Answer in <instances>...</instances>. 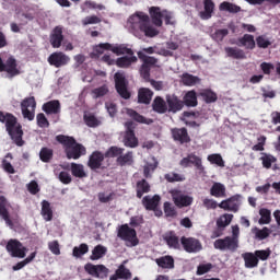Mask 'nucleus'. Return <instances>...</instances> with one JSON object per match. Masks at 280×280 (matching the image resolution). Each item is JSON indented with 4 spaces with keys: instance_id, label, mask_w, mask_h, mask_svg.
<instances>
[{
    "instance_id": "nucleus-1",
    "label": "nucleus",
    "mask_w": 280,
    "mask_h": 280,
    "mask_svg": "<svg viewBox=\"0 0 280 280\" xmlns=\"http://www.w3.org/2000/svg\"><path fill=\"white\" fill-rule=\"evenodd\" d=\"M0 122L4 124L5 130L11 137L13 143L19 148L25 145V140H23V126L19 122V118L11 113L0 112Z\"/></svg>"
},
{
    "instance_id": "nucleus-2",
    "label": "nucleus",
    "mask_w": 280,
    "mask_h": 280,
    "mask_svg": "<svg viewBox=\"0 0 280 280\" xmlns=\"http://www.w3.org/2000/svg\"><path fill=\"white\" fill-rule=\"evenodd\" d=\"M56 141L63 145V150L67 159L78 161L81 156L86 154V148L75 141V138L71 136L58 135Z\"/></svg>"
},
{
    "instance_id": "nucleus-3",
    "label": "nucleus",
    "mask_w": 280,
    "mask_h": 280,
    "mask_svg": "<svg viewBox=\"0 0 280 280\" xmlns=\"http://www.w3.org/2000/svg\"><path fill=\"white\" fill-rule=\"evenodd\" d=\"M129 23L131 25H137L140 32H143L144 36L148 38H154L159 36V30L150 25V16L143 12H138L129 18Z\"/></svg>"
},
{
    "instance_id": "nucleus-4",
    "label": "nucleus",
    "mask_w": 280,
    "mask_h": 280,
    "mask_svg": "<svg viewBox=\"0 0 280 280\" xmlns=\"http://www.w3.org/2000/svg\"><path fill=\"white\" fill-rule=\"evenodd\" d=\"M138 58L142 61L140 75L145 82H150V71L152 70V67H156L159 59H156V57H150L142 51L138 52Z\"/></svg>"
},
{
    "instance_id": "nucleus-5",
    "label": "nucleus",
    "mask_w": 280,
    "mask_h": 280,
    "mask_svg": "<svg viewBox=\"0 0 280 280\" xmlns=\"http://www.w3.org/2000/svg\"><path fill=\"white\" fill-rule=\"evenodd\" d=\"M213 247L217 250H229L235 253L240 248V240L237 236H225L224 238H218L213 243Z\"/></svg>"
},
{
    "instance_id": "nucleus-6",
    "label": "nucleus",
    "mask_w": 280,
    "mask_h": 280,
    "mask_svg": "<svg viewBox=\"0 0 280 280\" xmlns=\"http://www.w3.org/2000/svg\"><path fill=\"white\" fill-rule=\"evenodd\" d=\"M117 237L122 240V242H128L129 246H138L139 244L137 230L129 228L128 224H122L118 228Z\"/></svg>"
},
{
    "instance_id": "nucleus-7",
    "label": "nucleus",
    "mask_w": 280,
    "mask_h": 280,
    "mask_svg": "<svg viewBox=\"0 0 280 280\" xmlns=\"http://www.w3.org/2000/svg\"><path fill=\"white\" fill-rule=\"evenodd\" d=\"M5 248L11 257H15L18 259H24L27 253V247L23 246V243L16 238L9 240Z\"/></svg>"
},
{
    "instance_id": "nucleus-8",
    "label": "nucleus",
    "mask_w": 280,
    "mask_h": 280,
    "mask_svg": "<svg viewBox=\"0 0 280 280\" xmlns=\"http://www.w3.org/2000/svg\"><path fill=\"white\" fill-rule=\"evenodd\" d=\"M125 136H124V145L126 148H138L139 147V138L135 135V130L137 129V125L132 120L125 122Z\"/></svg>"
},
{
    "instance_id": "nucleus-9",
    "label": "nucleus",
    "mask_w": 280,
    "mask_h": 280,
    "mask_svg": "<svg viewBox=\"0 0 280 280\" xmlns=\"http://www.w3.org/2000/svg\"><path fill=\"white\" fill-rule=\"evenodd\" d=\"M115 89L118 95L122 97V100H130L131 94L128 91V80H126V75L121 72H116L114 74Z\"/></svg>"
},
{
    "instance_id": "nucleus-10",
    "label": "nucleus",
    "mask_w": 280,
    "mask_h": 280,
    "mask_svg": "<svg viewBox=\"0 0 280 280\" xmlns=\"http://www.w3.org/2000/svg\"><path fill=\"white\" fill-rule=\"evenodd\" d=\"M180 244L186 253L194 254L202 250V243L196 237H180Z\"/></svg>"
},
{
    "instance_id": "nucleus-11",
    "label": "nucleus",
    "mask_w": 280,
    "mask_h": 280,
    "mask_svg": "<svg viewBox=\"0 0 280 280\" xmlns=\"http://www.w3.org/2000/svg\"><path fill=\"white\" fill-rule=\"evenodd\" d=\"M85 272L90 275L91 277H95L96 279H106L108 277V268L104 265H93L91 262H88L84 266Z\"/></svg>"
},
{
    "instance_id": "nucleus-12",
    "label": "nucleus",
    "mask_w": 280,
    "mask_h": 280,
    "mask_svg": "<svg viewBox=\"0 0 280 280\" xmlns=\"http://www.w3.org/2000/svg\"><path fill=\"white\" fill-rule=\"evenodd\" d=\"M167 112L173 113V115H176V113H180L183 108H185V102L180 100L176 94H167L165 96Z\"/></svg>"
},
{
    "instance_id": "nucleus-13",
    "label": "nucleus",
    "mask_w": 280,
    "mask_h": 280,
    "mask_svg": "<svg viewBox=\"0 0 280 280\" xmlns=\"http://www.w3.org/2000/svg\"><path fill=\"white\" fill-rule=\"evenodd\" d=\"M172 198L175 207L178 209H183L185 207H190L194 202V197H190L189 195L183 194L180 190H173Z\"/></svg>"
},
{
    "instance_id": "nucleus-14",
    "label": "nucleus",
    "mask_w": 280,
    "mask_h": 280,
    "mask_svg": "<svg viewBox=\"0 0 280 280\" xmlns=\"http://www.w3.org/2000/svg\"><path fill=\"white\" fill-rule=\"evenodd\" d=\"M70 60L71 58H69V56H67L62 51L52 52L48 57V63L50 65V67H56V69H60V67H66V65H69Z\"/></svg>"
},
{
    "instance_id": "nucleus-15",
    "label": "nucleus",
    "mask_w": 280,
    "mask_h": 280,
    "mask_svg": "<svg viewBox=\"0 0 280 280\" xmlns=\"http://www.w3.org/2000/svg\"><path fill=\"white\" fill-rule=\"evenodd\" d=\"M180 167H189L194 165L199 172H205V166L202 165V159L195 153H189L186 158L179 161Z\"/></svg>"
},
{
    "instance_id": "nucleus-16",
    "label": "nucleus",
    "mask_w": 280,
    "mask_h": 280,
    "mask_svg": "<svg viewBox=\"0 0 280 280\" xmlns=\"http://www.w3.org/2000/svg\"><path fill=\"white\" fill-rule=\"evenodd\" d=\"M242 199L241 195H234L222 202L219 203L220 209H224V211H233V213H237L240 211V200Z\"/></svg>"
},
{
    "instance_id": "nucleus-17",
    "label": "nucleus",
    "mask_w": 280,
    "mask_h": 280,
    "mask_svg": "<svg viewBox=\"0 0 280 280\" xmlns=\"http://www.w3.org/2000/svg\"><path fill=\"white\" fill-rule=\"evenodd\" d=\"M104 159H106V155L101 151L92 152L88 160V167H90L92 172L102 170V163H104Z\"/></svg>"
},
{
    "instance_id": "nucleus-18",
    "label": "nucleus",
    "mask_w": 280,
    "mask_h": 280,
    "mask_svg": "<svg viewBox=\"0 0 280 280\" xmlns=\"http://www.w3.org/2000/svg\"><path fill=\"white\" fill-rule=\"evenodd\" d=\"M171 135L174 139V141H177L182 145L185 143L191 142V137H189V132L187 131V128H173L171 130Z\"/></svg>"
},
{
    "instance_id": "nucleus-19",
    "label": "nucleus",
    "mask_w": 280,
    "mask_h": 280,
    "mask_svg": "<svg viewBox=\"0 0 280 280\" xmlns=\"http://www.w3.org/2000/svg\"><path fill=\"white\" fill-rule=\"evenodd\" d=\"M62 40H65V35L62 34V26H56L50 33V45L54 49H60V47H62Z\"/></svg>"
},
{
    "instance_id": "nucleus-20",
    "label": "nucleus",
    "mask_w": 280,
    "mask_h": 280,
    "mask_svg": "<svg viewBox=\"0 0 280 280\" xmlns=\"http://www.w3.org/2000/svg\"><path fill=\"white\" fill-rule=\"evenodd\" d=\"M3 72L8 73L10 78H14L21 73L19 63H16V59L13 56L9 57L3 63Z\"/></svg>"
},
{
    "instance_id": "nucleus-21",
    "label": "nucleus",
    "mask_w": 280,
    "mask_h": 280,
    "mask_svg": "<svg viewBox=\"0 0 280 280\" xmlns=\"http://www.w3.org/2000/svg\"><path fill=\"white\" fill-rule=\"evenodd\" d=\"M8 199L5 196H0V218L4 220L7 226H10L12 229L14 226V222H12V219H10V211H8Z\"/></svg>"
},
{
    "instance_id": "nucleus-22",
    "label": "nucleus",
    "mask_w": 280,
    "mask_h": 280,
    "mask_svg": "<svg viewBox=\"0 0 280 280\" xmlns=\"http://www.w3.org/2000/svg\"><path fill=\"white\" fill-rule=\"evenodd\" d=\"M163 241L168 246V248H174V250H178L180 248V240L178 238V235H176V232L168 231L163 234Z\"/></svg>"
},
{
    "instance_id": "nucleus-23",
    "label": "nucleus",
    "mask_w": 280,
    "mask_h": 280,
    "mask_svg": "<svg viewBox=\"0 0 280 280\" xmlns=\"http://www.w3.org/2000/svg\"><path fill=\"white\" fill-rule=\"evenodd\" d=\"M42 109L46 115H60L61 105L60 101L52 100L43 104Z\"/></svg>"
},
{
    "instance_id": "nucleus-24",
    "label": "nucleus",
    "mask_w": 280,
    "mask_h": 280,
    "mask_svg": "<svg viewBox=\"0 0 280 280\" xmlns=\"http://www.w3.org/2000/svg\"><path fill=\"white\" fill-rule=\"evenodd\" d=\"M213 12H215V2L213 0H203V11L199 12L200 19L209 21L213 16Z\"/></svg>"
},
{
    "instance_id": "nucleus-25",
    "label": "nucleus",
    "mask_w": 280,
    "mask_h": 280,
    "mask_svg": "<svg viewBox=\"0 0 280 280\" xmlns=\"http://www.w3.org/2000/svg\"><path fill=\"white\" fill-rule=\"evenodd\" d=\"M159 205H161V196L159 195H154L153 197L144 196L142 198V207H144L147 211L156 210Z\"/></svg>"
},
{
    "instance_id": "nucleus-26",
    "label": "nucleus",
    "mask_w": 280,
    "mask_h": 280,
    "mask_svg": "<svg viewBox=\"0 0 280 280\" xmlns=\"http://www.w3.org/2000/svg\"><path fill=\"white\" fill-rule=\"evenodd\" d=\"M152 110H154V113H158V115H165V113H168L167 101H164L162 96H155L152 102Z\"/></svg>"
},
{
    "instance_id": "nucleus-27",
    "label": "nucleus",
    "mask_w": 280,
    "mask_h": 280,
    "mask_svg": "<svg viewBox=\"0 0 280 280\" xmlns=\"http://www.w3.org/2000/svg\"><path fill=\"white\" fill-rule=\"evenodd\" d=\"M150 16L152 19L153 25L156 27H163V11L160 7H151L149 9Z\"/></svg>"
},
{
    "instance_id": "nucleus-28",
    "label": "nucleus",
    "mask_w": 280,
    "mask_h": 280,
    "mask_svg": "<svg viewBox=\"0 0 280 280\" xmlns=\"http://www.w3.org/2000/svg\"><path fill=\"white\" fill-rule=\"evenodd\" d=\"M154 92L148 88H141L138 91V102L139 104H150L152 102V97Z\"/></svg>"
},
{
    "instance_id": "nucleus-29",
    "label": "nucleus",
    "mask_w": 280,
    "mask_h": 280,
    "mask_svg": "<svg viewBox=\"0 0 280 280\" xmlns=\"http://www.w3.org/2000/svg\"><path fill=\"white\" fill-rule=\"evenodd\" d=\"M127 115L133 119V121H137L138 124H145L147 126H150L151 124H154V120L151 118H145L143 115L137 113L135 109H127Z\"/></svg>"
},
{
    "instance_id": "nucleus-30",
    "label": "nucleus",
    "mask_w": 280,
    "mask_h": 280,
    "mask_svg": "<svg viewBox=\"0 0 280 280\" xmlns=\"http://www.w3.org/2000/svg\"><path fill=\"white\" fill-rule=\"evenodd\" d=\"M137 60H138L137 56H135V55H130V57H128V56L119 57L116 60V66L119 67V69H128L132 65H135V62H137Z\"/></svg>"
},
{
    "instance_id": "nucleus-31",
    "label": "nucleus",
    "mask_w": 280,
    "mask_h": 280,
    "mask_svg": "<svg viewBox=\"0 0 280 280\" xmlns=\"http://www.w3.org/2000/svg\"><path fill=\"white\" fill-rule=\"evenodd\" d=\"M236 45L238 47H245V49H255V36L245 34L243 37L238 38Z\"/></svg>"
},
{
    "instance_id": "nucleus-32",
    "label": "nucleus",
    "mask_w": 280,
    "mask_h": 280,
    "mask_svg": "<svg viewBox=\"0 0 280 280\" xmlns=\"http://www.w3.org/2000/svg\"><path fill=\"white\" fill-rule=\"evenodd\" d=\"M225 54L228 58H234V60L246 59V52L237 47H225Z\"/></svg>"
},
{
    "instance_id": "nucleus-33",
    "label": "nucleus",
    "mask_w": 280,
    "mask_h": 280,
    "mask_svg": "<svg viewBox=\"0 0 280 280\" xmlns=\"http://www.w3.org/2000/svg\"><path fill=\"white\" fill-rule=\"evenodd\" d=\"M42 217L46 222H51L54 220V210L51 209V203L47 200L42 201Z\"/></svg>"
},
{
    "instance_id": "nucleus-34",
    "label": "nucleus",
    "mask_w": 280,
    "mask_h": 280,
    "mask_svg": "<svg viewBox=\"0 0 280 280\" xmlns=\"http://www.w3.org/2000/svg\"><path fill=\"white\" fill-rule=\"evenodd\" d=\"M210 195L214 198H225L226 187L222 183H214L210 189Z\"/></svg>"
},
{
    "instance_id": "nucleus-35",
    "label": "nucleus",
    "mask_w": 280,
    "mask_h": 280,
    "mask_svg": "<svg viewBox=\"0 0 280 280\" xmlns=\"http://www.w3.org/2000/svg\"><path fill=\"white\" fill-rule=\"evenodd\" d=\"M184 105L188 106L190 108H194L196 106H198V95L196 94V91L191 90L188 91L185 95H184Z\"/></svg>"
},
{
    "instance_id": "nucleus-36",
    "label": "nucleus",
    "mask_w": 280,
    "mask_h": 280,
    "mask_svg": "<svg viewBox=\"0 0 280 280\" xmlns=\"http://www.w3.org/2000/svg\"><path fill=\"white\" fill-rule=\"evenodd\" d=\"M245 267L246 268H257L259 266V258L255 255V253H245L242 255Z\"/></svg>"
},
{
    "instance_id": "nucleus-37",
    "label": "nucleus",
    "mask_w": 280,
    "mask_h": 280,
    "mask_svg": "<svg viewBox=\"0 0 280 280\" xmlns=\"http://www.w3.org/2000/svg\"><path fill=\"white\" fill-rule=\"evenodd\" d=\"M116 163L120 165V167H125V165H132L135 163V156L132 151L127 152L126 154H120L116 159Z\"/></svg>"
},
{
    "instance_id": "nucleus-38",
    "label": "nucleus",
    "mask_w": 280,
    "mask_h": 280,
    "mask_svg": "<svg viewBox=\"0 0 280 280\" xmlns=\"http://www.w3.org/2000/svg\"><path fill=\"white\" fill-rule=\"evenodd\" d=\"M182 82L184 86H196V84H200V78L185 72L182 74Z\"/></svg>"
},
{
    "instance_id": "nucleus-39",
    "label": "nucleus",
    "mask_w": 280,
    "mask_h": 280,
    "mask_svg": "<svg viewBox=\"0 0 280 280\" xmlns=\"http://www.w3.org/2000/svg\"><path fill=\"white\" fill-rule=\"evenodd\" d=\"M71 174L74 178H86L89 176L84 171V165L78 163H71Z\"/></svg>"
},
{
    "instance_id": "nucleus-40",
    "label": "nucleus",
    "mask_w": 280,
    "mask_h": 280,
    "mask_svg": "<svg viewBox=\"0 0 280 280\" xmlns=\"http://www.w3.org/2000/svg\"><path fill=\"white\" fill-rule=\"evenodd\" d=\"M143 194H150V183L145 179L137 182V198H143Z\"/></svg>"
},
{
    "instance_id": "nucleus-41",
    "label": "nucleus",
    "mask_w": 280,
    "mask_h": 280,
    "mask_svg": "<svg viewBox=\"0 0 280 280\" xmlns=\"http://www.w3.org/2000/svg\"><path fill=\"white\" fill-rule=\"evenodd\" d=\"M199 96L202 97L206 104H213V102H218V94L211 90H203L199 93Z\"/></svg>"
},
{
    "instance_id": "nucleus-42",
    "label": "nucleus",
    "mask_w": 280,
    "mask_h": 280,
    "mask_svg": "<svg viewBox=\"0 0 280 280\" xmlns=\"http://www.w3.org/2000/svg\"><path fill=\"white\" fill-rule=\"evenodd\" d=\"M113 54H116V56H135V51L132 50V48H128V46L124 44L114 46Z\"/></svg>"
},
{
    "instance_id": "nucleus-43",
    "label": "nucleus",
    "mask_w": 280,
    "mask_h": 280,
    "mask_svg": "<svg viewBox=\"0 0 280 280\" xmlns=\"http://www.w3.org/2000/svg\"><path fill=\"white\" fill-rule=\"evenodd\" d=\"M83 120L89 128H97V126L102 125V121L93 114H84Z\"/></svg>"
},
{
    "instance_id": "nucleus-44",
    "label": "nucleus",
    "mask_w": 280,
    "mask_h": 280,
    "mask_svg": "<svg viewBox=\"0 0 280 280\" xmlns=\"http://www.w3.org/2000/svg\"><path fill=\"white\" fill-rule=\"evenodd\" d=\"M219 8L221 11L230 12L231 14H237V12H242V8L240 5L226 1L222 2Z\"/></svg>"
},
{
    "instance_id": "nucleus-45",
    "label": "nucleus",
    "mask_w": 280,
    "mask_h": 280,
    "mask_svg": "<svg viewBox=\"0 0 280 280\" xmlns=\"http://www.w3.org/2000/svg\"><path fill=\"white\" fill-rule=\"evenodd\" d=\"M155 261L160 268H174V257L172 256H163L158 258Z\"/></svg>"
},
{
    "instance_id": "nucleus-46",
    "label": "nucleus",
    "mask_w": 280,
    "mask_h": 280,
    "mask_svg": "<svg viewBox=\"0 0 280 280\" xmlns=\"http://www.w3.org/2000/svg\"><path fill=\"white\" fill-rule=\"evenodd\" d=\"M39 159L43 163H49L54 159V149L43 147L39 151Z\"/></svg>"
},
{
    "instance_id": "nucleus-47",
    "label": "nucleus",
    "mask_w": 280,
    "mask_h": 280,
    "mask_svg": "<svg viewBox=\"0 0 280 280\" xmlns=\"http://www.w3.org/2000/svg\"><path fill=\"white\" fill-rule=\"evenodd\" d=\"M106 252H107L106 247H104L103 245H96L92 250V255L90 256V259L92 261H97V259H102V257L106 255Z\"/></svg>"
},
{
    "instance_id": "nucleus-48",
    "label": "nucleus",
    "mask_w": 280,
    "mask_h": 280,
    "mask_svg": "<svg viewBox=\"0 0 280 280\" xmlns=\"http://www.w3.org/2000/svg\"><path fill=\"white\" fill-rule=\"evenodd\" d=\"M233 222V214L225 213L217 220L218 229H226Z\"/></svg>"
},
{
    "instance_id": "nucleus-49",
    "label": "nucleus",
    "mask_w": 280,
    "mask_h": 280,
    "mask_svg": "<svg viewBox=\"0 0 280 280\" xmlns=\"http://www.w3.org/2000/svg\"><path fill=\"white\" fill-rule=\"evenodd\" d=\"M261 154L262 156L260 158V161L262 163V167H265V170H270V167H272V163H277V158L268 153H261Z\"/></svg>"
},
{
    "instance_id": "nucleus-50",
    "label": "nucleus",
    "mask_w": 280,
    "mask_h": 280,
    "mask_svg": "<svg viewBox=\"0 0 280 280\" xmlns=\"http://www.w3.org/2000/svg\"><path fill=\"white\" fill-rule=\"evenodd\" d=\"M117 277L119 279L129 280L132 279V272H130V269L126 268V266L120 265L118 269L115 271Z\"/></svg>"
},
{
    "instance_id": "nucleus-51",
    "label": "nucleus",
    "mask_w": 280,
    "mask_h": 280,
    "mask_svg": "<svg viewBox=\"0 0 280 280\" xmlns=\"http://www.w3.org/2000/svg\"><path fill=\"white\" fill-rule=\"evenodd\" d=\"M226 36H229V28H220L211 34V38L215 40V43H222Z\"/></svg>"
},
{
    "instance_id": "nucleus-52",
    "label": "nucleus",
    "mask_w": 280,
    "mask_h": 280,
    "mask_svg": "<svg viewBox=\"0 0 280 280\" xmlns=\"http://www.w3.org/2000/svg\"><path fill=\"white\" fill-rule=\"evenodd\" d=\"M259 224H270L272 217H271V212L269 209L262 208L259 210Z\"/></svg>"
},
{
    "instance_id": "nucleus-53",
    "label": "nucleus",
    "mask_w": 280,
    "mask_h": 280,
    "mask_svg": "<svg viewBox=\"0 0 280 280\" xmlns=\"http://www.w3.org/2000/svg\"><path fill=\"white\" fill-rule=\"evenodd\" d=\"M124 154V149L119 147H110L106 152H105V159H119V155Z\"/></svg>"
},
{
    "instance_id": "nucleus-54",
    "label": "nucleus",
    "mask_w": 280,
    "mask_h": 280,
    "mask_svg": "<svg viewBox=\"0 0 280 280\" xmlns=\"http://www.w3.org/2000/svg\"><path fill=\"white\" fill-rule=\"evenodd\" d=\"M164 178L167 183H183V180H185V175L171 172L165 174Z\"/></svg>"
},
{
    "instance_id": "nucleus-55",
    "label": "nucleus",
    "mask_w": 280,
    "mask_h": 280,
    "mask_svg": "<svg viewBox=\"0 0 280 280\" xmlns=\"http://www.w3.org/2000/svg\"><path fill=\"white\" fill-rule=\"evenodd\" d=\"M108 85L103 84L102 86L95 88L92 90V95L95 100L100 97H104L105 95H108Z\"/></svg>"
},
{
    "instance_id": "nucleus-56",
    "label": "nucleus",
    "mask_w": 280,
    "mask_h": 280,
    "mask_svg": "<svg viewBox=\"0 0 280 280\" xmlns=\"http://www.w3.org/2000/svg\"><path fill=\"white\" fill-rule=\"evenodd\" d=\"M86 253H89V245H86V243H82L72 249L73 257H82V255H86Z\"/></svg>"
},
{
    "instance_id": "nucleus-57",
    "label": "nucleus",
    "mask_w": 280,
    "mask_h": 280,
    "mask_svg": "<svg viewBox=\"0 0 280 280\" xmlns=\"http://www.w3.org/2000/svg\"><path fill=\"white\" fill-rule=\"evenodd\" d=\"M164 213L166 218H176V215H178L176 208L172 206V202L170 201L164 202Z\"/></svg>"
},
{
    "instance_id": "nucleus-58",
    "label": "nucleus",
    "mask_w": 280,
    "mask_h": 280,
    "mask_svg": "<svg viewBox=\"0 0 280 280\" xmlns=\"http://www.w3.org/2000/svg\"><path fill=\"white\" fill-rule=\"evenodd\" d=\"M21 108H26V109H33L36 110V98L34 96H30L24 98L21 102Z\"/></svg>"
},
{
    "instance_id": "nucleus-59",
    "label": "nucleus",
    "mask_w": 280,
    "mask_h": 280,
    "mask_svg": "<svg viewBox=\"0 0 280 280\" xmlns=\"http://www.w3.org/2000/svg\"><path fill=\"white\" fill-rule=\"evenodd\" d=\"M256 44L259 49H268L270 45H272V42L270 39L266 38V36L260 35L256 38Z\"/></svg>"
},
{
    "instance_id": "nucleus-60",
    "label": "nucleus",
    "mask_w": 280,
    "mask_h": 280,
    "mask_svg": "<svg viewBox=\"0 0 280 280\" xmlns=\"http://www.w3.org/2000/svg\"><path fill=\"white\" fill-rule=\"evenodd\" d=\"M113 49H115V46H113L110 43H101L96 46L95 51L102 56L104 51H113Z\"/></svg>"
},
{
    "instance_id": "nucleus-61",
    "label": "nucleus",
    "mask_w": 280,
    "mask_h": 280,
    "mask_svg": "<svg viewBox=\"0 0 280 280\" xmlns=\"http://www.w3.org/2000/svg\"><path fill=\"white\" fill-rule=\"evenodd\" d=\"M271 253L272 252L270 250V248H268V249L255 250L254 254H255L257 259H260L261 261H266L270 257Z\"/></svg>"
},
{
    "instance_id": "nucleus-62",
    "label": "nucleus",
    "mask_w": 280,
    "mask_h": 280,
    "mask_svg": "<svg viewBox=\"0 0 280 280\" xmlns=\"http://www.w3.org/2000/svg\"><path fill=\"white\" fill-rule=\"evenodd\" d=\"M60 183H62L63 185H71L73 178L71 177V174H69V172L67 171H61L59 173V176H58Z\"/></svg>"
},
{
    "instance_id": "nucleus-63",
    "label": "nucleus",
    "mask_w": 280,
    "mask_h": 280,
    "mask_svg": "<svg viewBox=\"0 0 280 280\" xmlns=\"http://www.w3.org/2000/svg\"><path fill=\"white\" fill-rule=\"evenodd\" d=\"M208 161L214 165H219V167H224V160H222V155L220 154H210Z\"/></svg>"
},
{
    "instance_id": "nucleus-64",
    "label": "nucleus",
    "mask_w": 280,
    "mask_h": 280,
    "mask_svg": "<svg viewBox=\"0 0 280 280\" xmlns=\"http://www.w3.org/2000/svg\"><path fill=\"white\" fill-rule=\"evenodd\" d=\"M37 126L39 128H49V120H47V117L45 116V114L39 113L37 114Z\"/></svg>"
}]
</instances>
